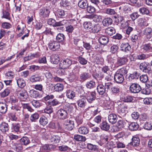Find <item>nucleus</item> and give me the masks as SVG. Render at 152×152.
I'll return each mask as SVG.
<instances>
[{"instance_id":"obj_1","label":"nucleus","mask_w":152,"mask_h":152,"mask_svg":"<svg viewBox=\"0 0 152 152\" xmlns=\"http://www.w3.org/2000/svg\"><path fill=\"white\" fill-rule=\"evenodd\" d=\"M74 108L72 106L68 104L65 105L63 108L58 110L57 113L58 117L61 120L66 119L68 118V113L72 112Z\"/></svg>"},{"instance_id":"obj_2","label":"nucleus","mask_w":152,"mask_h":152,"mask_svg":"<svg viewBox=\"0 0 152 152\" xmlns=\"http://www.w3.org/2000/svg\"><path fill=\"white\" fill-rule=\"evenodd\" d=\"M118 112L121 116L124 117L128 113V107L126 104L123 102H120L118 104Z\"/></svg>"},{"instance_id":"obj_3","label":"nucleus","mask_w":152,"mask_h":152,"mask_svg":"<svg viewBox=\"0 0 152 152\" xmlns=\"http://www.w3.org/2000/svg\"><path fill=\"white\" fill-rule=\"evenodd\" d=\"M77 63V62L76 61H72L71 60L66 58L60 61L59 67L61 68L67 69L72 64H76Z\"/></svg>"},{"instance_id":"obj_4","label":"nucleus","mask_w":152,"mask_h":152,"mask_svg":"<svg viewBox=\"0 0 152 152\" xmlns=\"http://www.w3.org/2000/svg\"><path fill=\"white\" fill-rule=\"evenodd\" d=\"M85 98L88 102L92 103L96 98V93L95 91L89 92L86 94Z\"/></svg>"},{"instance_id":"obj_5","label":"nucleus","mask_w":152,"mask_h":152,"mask_svg":"<svg viewBox=\"0 0 152 152\" xmlns=\"http://www.w3.org/2000/svg\"><path fill=\"white\" fill-rule=\"evenodd\" d=\"M48 48L50 50L53 51H55L60 47L59 43L54 41H51L48 44Z\"/></svg>"},{"instance_id":"obj_6","label":"nucleus","mask_w":152,"mask_h":152,"mask_svg":"<svg viewBox=\"0 0 152 152\" xmlns=\"http://www.w3.org/2000/svg\"><path fill=\"white\" fill-rule=\"evenodd\" d=\"M149 66V64L148 63L142 62L140 64L139 68L140 70L144 72L150 73L151 71Z\"/></svg>"},{"instance_id":"obj_7","label":"nucleus","mask_w":152,"mask_h":152,"mask_svg":"<svg viewBox=\"0 0 152 152\" xmlns=\"http://www.w3.org/2000/svg\"><path fill=\"white\" fill-rule=\"evenodd\" d=\"M141 88L140 86L137 83L132 84L130 86V90L131 92L134 93L139 92Z\"/></svg>"},{"instance_id":"obj_8","label":"nucleus","mask_w":152,"mask_h":152,"mask_svg":"<svg viewBox=\"0 0 152 152\" xmlns=\"http://www.w3.org/2000/svg\"><path fill=\"white\" fill-rule=\"evenodd\" d=\"M128 61L126 57H122L118 58L116 62L114 64V67H118L125 64Z\"/></svg>"},{"instance_id":"obj_9","label":"nucleus","mask_w":152,"mask_h":152,"mask_svg":"<svg viewBox=\"0 0 152 152\" xmlns=\"http://www.w3.org/2000/svg\"><path fill=\"white\" fill-rule=\"evenodd\" d=\"M114 80L117 83H121L124 80V78L122 74L116 72L114 75Z\"/></svg>"},{"instance_id":"obj_10","label":"nucleus","mask_w":152,"mask_h":152,"mask_svg":"<svg viewBox=\"0 0 152 152\" xmlns=\"http://www.w3.org/2000/svg\"><path fill=\"white\" fill-rule=\"evenodd\" d=\"M50 11L48 9L43 8L40 10L39 15L42 18H45L49 16Z\"/></svg>"},{"instance_id":"obj_11","label":"nucleus","mask_w":152,"mask_h":152,"mask_svg":"<svg viewBox=\"0 0 152 152\" xmlns=\"http://www.w3.org/2000/svg\"><path fill=\"white\" fill-rule=\"evenodd\" d=\"M64 124L67 126L68 129L69 130H72L74 127V121L70 119L65 121Z\"/></svg>"},{"instance_id":"obj_12","label":"nucleus","mask_w":152,"mask_h":152,"mask_svg":"<svg viewBox=\"0 0 152 152\" xmlns=\"http://www.w3.org/2000/svg\"><path fill=\"white\" fill-rule=\"evenodd\" d=\"M117 115L114 113H111L108 116V120L109 122L112 124L115 123L117 120Z\"/></svg>"},{"instance_id":"obj_13","label":"nucleus","mask_w":152,"mask_h":152,"mask_svg":"<svg viewBox=\"0 0 152 152\" xmlns=\"http://www.w3.org/2000/svg\"><path fill=\"white\" fill-rule=\"evenodd\" d=\"M9 129L8 124L5 122H2L0 124V130L2 132H5L7 131Z\"/></svg>"},{"instance_id":"obj_14","label":"nucleus","mask_w":152,"mask_h":152,"mask_svg":"<svg viewBox=\"0 0 152 152\" xmlns=\"http://www.w3.org/2000/svg\"><path fill=\"white\" fill-rule=\"evenodd\" d=\"M121 50L124 52H128L131 49L130 45L127 43H123L121 45Z\"/></svg>"},{"instance_id":"obj_15","label":"nucleus","mask_w":152,"mask_h":152,"mask_svg":"<svg viewBox=\"0 0 152 152\" xmlns=\"http://www.w3.org/2000/svg\"><path fill=\"white\" fill-rule=\"evenodd\" d=\"M144 34L148 39L152 37V29L150 28H146L144 29Z\"/></svg>"},{"instance_id":"obj_16","label":"nucleus","mask_w":152,"mask_h":152,"mask_svg":"<svg viewBox=\"0 0 152 152\" xmlns=\"http://www.w3.org/2000/svg\"><path fill=\"white\" fill-rule=\"evenodd\" d=\"M138 25L141 27H144L148 26V24L144 18H140L138 19L137 21Z\"/></svg>"},{"instance_id":"obj_17","label":"nucleus","mask_w":152,"mask_h":152,"mask_svg":"<svg viewBox=\"0 0 152 152\" xmlns=\"http://www.w3.org/2000/svg\"><path fill=\"white\" fill-rule=\"evenodd\" d=\"M50 58L51 62L53 64H56L59 61V56L57 54H54L52 55Z\"/></svg>"},{"instance_id":"obj_18","label":"nucleus","mask_w":152,"mask_h":152,"mask_svg":"<svg viewBox=\"0 0 152 152\" xmlns=\"http://www.w3.org/2000/svg\"><path fill=\"white\" fill-rule=\"evenodd\" d=\"M88 5V3L87 0H80L78 3L79 7L83 9H86Z\"/></svg>"},{"instance_id":"obj_19","label":"nucleus","mask_w":152,"mask_h":152,"mask_svg":"<svg viewBox=\"0 0 152 152\" xmlns=\"http://www.w3.org/2000/svg\"><path fill=\"white\" fill-rule=\"evenodd\" d=\"M113 20L110 18H104L102 21L103 25L104 26H108L110 25L112 23Z\"/></svg>"},{"instance_id":"obj_20","label":"nucleus","mask_w":152,"mask_h":152,"mask_svg":"<svg viewBox=\"0 0 152 152\" xmlns=\"http://www.w3.org/2000/svg\"><path fill=\"white\" fill-rule=\"evenodd\" d=\"M109 39L107 37L104 36H102L100 37L99 39V43L102 45L107 44L108 42Z\"/></svg>"},{"instance_id":"obj_21","label":"nucleus","mask_w":152,"mask_h":152,"mask_svg":"<svg viewBox=\"0 0 152 152\" xmlns=\"http://www.w3.org/2000/svg\"><path fill=\"white\" fill-rule=\"evenodd\" d=\"M142 49L143 50L147 52H152V46L150 43H147L144 44L142 45Z\"/></svg>"},{"instance_id":"obj_22","label":"nucleus","mask_w":152,"mask_h":152,"mask_svg":"<svg viewBox=\"0 0 152 152\" xmlns=\"http://www.w3.org/2000/svg\"><path fill=\"white\" fill-rule=\"evenodd\" d=\"M105 33L106 34L109 36H111L115 32V31L114 28L113 27H109L105 30Z\"/></svg>"},{"instance_id":"obj_23","label":"nucleus","mask_w":152,"mask_h":152,"mask_svg":"<svg viewBox=\"0 0 152 152\" xmlns=\"http://www.w3.org/2000/svg\"><path fill=\"white\" fill-rule=\"evenodd\" d=\"M41 79V77L38 74H35L31 76L29 80L30 81L32 82H35L39 81Z\"/></svg>"},{"instance_id":"obj_24","label":"nucleus","mask_w":152,"mask_h":152,"mask_svg":"<svg viewBox=\"0 0 152 152\" xmlns=\"http://www.w3.org/2000/svg\"><path fill=\"white\" fill-rule=\"evenodd\" d=\"M50 139L51 142L54 143H57L59 142L60 141V137L59 136L53 135L51 136Z\"/></svg>"},{"instance_id":"obj_25","label":"nucleus","mask_w":152,"mask_h":152,"mask_svg":"<svg viewBox=\"0 0 152 152\" xmlns=\"http://www.w3.org/2000/svg\"><path fill=\"white\" fill-rule=\"evenodd\" d=\"M66 96L67 98L72 99L75 96V92L71 90H67L66 91Z\"/></svg>"},{"instance_id":"obj_26","label":"nucleus","mask_w":152,"mask_h":152,"mask_svg":"<svg viewBox=\"0 0 152 152\" xmlns=\"http://www.w3.org/2000/svg\"><path fill=\"white\" fill-rule=\"evenodd\" d=\"M17 85L18 86L21 88H23L26 85V83L24 80L23 79L19 78L18 79L16 78Z\"/></svg>"},{"instance_id":"obj_27","label":"nucleus","mask_w":152,"mask_h":152,"mask_svg":"<svg viewBox=\"0 0 152 152\" xmlns=\"http://www.w3.org/2000/svg\"><path fill=\"white\" fill-rule=\"evenodd\" d=\"M7 105L5 103H0V112L5 113L7 111Z\"/></svg>"},{"instance_id":"obj_28","label":"nucleus","mask_w":152,"mask_h":152,"mask_svg":"<svg viewBox=\"0 0 152 152\" xmlns=\"http://www.w3.org/2000/svg\"><path fill=\"white\" fill-rule=\"evenodd\" d=\"M109 125L106 121L103 122L100 125V128L103 130L108 131L110 129Z\"/></svg>"},{"instance_id":"obj_29","label":"nucleus","mask_w":152,"mask_h":152,"mask_svg":"<svg viewBox=\"0 0 152 152\" xmlns=\"http://www.w3.org/2000/svg\"><path fill=\"white\" fill-rule=\"evenodd\" d=\"M97 89L98 93L101 95H103L106 91V89L104 86L101 84L98 85Z\"/></svg>"},{"instance_id":"obj_30","label":"nucleus","mask_w":152,"mask_h":152,"mask_svg":"<svg viewBox=\"0 0 152 152\" xmlns=\"http://www.w3.org/2000/svg\"><path fill=\"white\" fill-rule=\"evenodd\" d=\"M132 144L135 146H138L140 142V140L139 137L137 136H133L132 139Z\"/></svg>"},{"instance_id":"obj_31","label":"nucleus","mask_w":152,"mask_h":152,"mask_svg":"<svg viewBox=\"0 0 152 152\" xmlns=\"http://www.w3.org/2000/svg\"><path fill=\"white\" fill-rule=\"evenodd\" d=\"M54 88L56 91L60 92L63 90L64 86L62 84L58 83L55 85Z\"/></svg>"},{"instance_id":"obj_32","label":"nucleus","mask_w":152,"mask_h":152,"mask_svg":"<svg viewBox=\"0 0 152 152\" xmlns=\"http://www.w3.org/2000/svg\"><path fill=\"white\" fill-rule=\"evenodd\" d=\"M103 12L110 15H113L116 13L114 10L109 8H107L104 10L103 11Z\"/></svg>"},{"instance_id":"obj_33","label":"nucleus","mask_w":152,"mask_h":152,"mask_svg":"<svg viewBox=\"0 0 152 152\" xmlns=\"http://www.w3.org/2000/svg\"><path fill=\"white\" fill-rule=\"evenodd\" d=\"M77 103L78 106L82 108L84 107L86 104V99L83 98L79 99Z\"/></svg>"},{"instance_id":"obj_34","label":"nucleus","mask_w":152,"mask_h":152,"mask_svg":"<svg viewBox=\"0 0 152 152\" xmlns=\"http://www.w3.org/2000/svg\"><path fill=\"white\" fill-rule=\"evenodd\" d=\"M78 131L80 134H86L88 132L87 128L84 126L80 127L78 129Z\"/></svg>"},{"instance_id":"obj_35","label":"nucleus","mask_w":152,"mask_h":152,"mask_svg":"<svg viewBox=\"0 0 152 152\" xmlns=\"http://www.w3.org/2000/svg\"><path fill=\"white\" fill-rule=\"evenodd\" d=\"M139 125L136 123H132L129 124V129L131 131H135L137 129Z\"/></svg>"},{"instance_id":"obj_36","label":"nucleus","mask_w":152,"mask_h":152,"mask_svg":"<svg viewBox=\"0 0 152 152\" xmlns=\"http://www.w3.org/2000/svg\"><path fill=\"white\" fill-rule=\"evenodd\" d=\"M39 122L42 125L45 126L48 123V120L46 117L42 116L40 118Z\"/></svg>"},{"instance_id":"obj_37","label":"nucleus","mask_w":152,"mask_h":152,"mask_svg":"<svg viewBox=\"0 0 152 152\" xmlns=\"http://www.w3.org/2000/svg\"><path fill=\"white\" fill-rule=\"evenodd\" d=\"M65 12L63 10H58L55 14V15L58 18H61L64 17L65 15Z\"/></svg>"},{"instance_id":"obj_38","label":"nucleus","mask_w":152,"mask_h":152,"mask_svg":"<svg viewBox=\"0 0 152 152\" xmlns=\"http://www.w3.org/2000/svg\"><path fill=\"white\" fill-rule=\"evenodd\" d=\"M20 142L21 144L24 145H26L30 142L28 138L26 137H23L21 138L20 139Z\"/></svg>"},{"instance_id":"obj_39","label":"nucleus","mask_w":152,"mask_h":152,"mask_svg":"<svg viewBox=\"0 0 152 152\" xmlns=\"http://www.w3.org/2000/svg\"><path fill=\"white\" fill-rule=\"evenodd\" d=\"M129 68L128 66H126L120 69L117 72L122 74L123 75H125L127 73Z\"/></svg>"},{"instance_id":"obj_40","label":"nucleus","mask_w":152,"mask_h":152,"mask_svg":"<svg viewBox=\"0 0 152 152\" xmlns=\"http://www.w3.org/2000/svg\"><path fill=\"white\" fill-rule=\"evenodd\" d=\"M74 139L77 141H81L84 142L86 140V137L82 135L78 134L75 135L74 137Z\"/></svg>"},{"instance_id":"obj_41","label":"nucleus","mask_w":152,"mask_h":152,"mask_svg":"<svg viewBox=\"0 0 152 152\" xmlns=\"http://www.w3.org/2000/svg\"><path fill=\"white\" fill-rule=\"evenodd\" d=\"M100 138L102 141L105 143V145H107V142H108L110 141L109 137L105 134H102Z\"/></svg>"},{"instance_id":"obj_42","label":"nucleus","mask_w":152,"mask_h":152,"mask_svg":"<svg viewBox=\"0 0 152 152\" xmlns=\"http://www.w3.org/2000/svg\"><path fill=\"white\" fill-rule=\"evenodd\" d=\"M53 112V108L51 106H47L42 110V113L48 114H50Z\"/></svg>"},{"instance_id":"obj_43","label":"nucleus","mask_w":152,"mask_h":152,"mask_svg":"<svg viewBox=\"0 0 152 152\" xmlns=\"http://www.w3.org/2000/svg\"><path fill=\"white\" fill-rule=\"evenodd\" d=\"M29 93L31 97L34 98H37L39 96L38 92L33 89L30 90Z\"/></svg>"},{"instance_id":"obj_44","label":"nucleus","mask_w":152,"mask_h":152,"mask_svg":"<svg viewBox=\"0 0 152 152\" xmlns=\"http://www.w3.org/2000/svg\"><path fill=\"white\" fill-rule=\"evenodd\" d=\"M39 117V114L36 113L31 115L30 118V120L31 122H35L38 119Z\"/></svg>"},{"instance_id":"obj_45","label":"nucleus","mask_w":152,"mask_h":152,"mask_svg":"<svg viewBox=\"0 0 152 152\" xmlns=\"http://www.w3.org/2000/svg\"><path fill=\"white\" fill-rule=\"evenodd\" d=\"M31 103L33 106L36 108L42 106V104L39 100H33L31 102Z\"/></svg>"},{"instance_id":"obj_46","label":"nucleus","mask_w":152,"mask_h":152,"mask_svg":"<svg viewBox=\"0 0 152 152\" xmlns=\"http://www.w3.org/2000/svg\"><path fill=\"white\" fill-rule=\"evenodd\" d=\"M139 77V75L137 72H134L133 73L130 74L128 79L129 80H131L132 79H137Z\"/></svg>"},{"instance_id":"obj_47","label":"nucleus","mask_w":152,"mask_h":152,"mask_svg":"<svg viewBox=\"0 0 152 152\" xmlns=\"http://www.w3.org/2000/svg\"><path fill=\"white\" fill-rule=\"evenodd\" d=\"M107 61L108 63L112 66V67L113 66H114V64L116 62V60L111 56H107Z\"/></svg>"},{"instance_id":"obj_48","label":"nucleus","mask_w":152,"mask_h":152,"mask_svg":"<svg viewBox=\"0 0 152 152\" xmlns=\"http://www.w3.org/2000/svg\"><path fill=\"white\" fill-rule=\"evenodd\" d=\"M148 118V116L146 113H143L139 115V119L141 122L146 121Z\"/></svg>"},{"instance_id":"obj_49","label":"nucleus","mask_w":152,"mask_h":152,"mask_svg":"<svg viewBox=\"0 0 152 152\" xmlns=\"http://www.w3.org/2000/svg\"><path fill=\"white\" fill-rule=\"evenodd\" d=\"M90 77L89 74L88 73L84 72L80 75V78L83 81H84L88 79Z\"/></svg>"},{"instance_id":"obj_50","label":"nucleus","mask_w":152,"mask_h":152,"mask_svg":"<svg viewBox=\"0 0 152 152\" xmlns=\"http://www.w3.org/2000/svg\"><path fill=\"white\" fill-rule=\"evenodd\" d=\"M87 88L89 89H92L95 86V83L93 81L91 80L88 82L86 84Z\"/></svg>"},{"instance_id":"obj_51","label":"nucleus","mask_w":152,"mask_h":152,"mask_svg":"<svg viewBox=\"0 0 152 152\" xmlns=\"http://www.w3.org/2000/svg\"><path fill=\"white\" fill-rule=\"evenodd\" d=\"M127 123V122L123 120H119L117 123V126L119 128L121 129L125 127Z\"/></svg>"},{"instance_id":"obj_52","label":"nucleus","mask_w":152,"mask_h":152,"mask_svg":"<svg viewBox=\"0 0 152 152\" xmlns=\"http://www.w3.org/2000/svg\"><path fill=\"white\" fill-rule=\"evenodd\" d=\"M91 25V22L86 21L84 23L83 26L86 29L91 31V27H92Z\"/></svg>"},{"instance_id":"obj_53","label":"nucleus","mask_w":152,"mask_h":152,"mask_svg":"<svg viewBox=\"0 0 152 152\" xmlns=\"http://www.w3.org/2000/svg\"><path fill=\"white\" fill-rule=\"evenodd\" d=\"M78 61L80 64L83 65H86L87 62V60L81 56L78 57Z\"/></svg>"},{"instance_id":"obj_54","label":"nucleus","mask_w":152,"mask_h":152,"mask_svg":"<svg viewBox=\"0 0 152 152\" xmlns=\"http://www.w3.org/2000/svg\"><path fill=\"white\" fill-rule=\"evenodd\" d=\"M15 75L14 72L11 71H8L5 74L6 77L8 79H12L14 77Z\"/></svg>"},{"instance_id":"obj_55","label":"nucleus","mask_w":152,"mask_h":152,"mask_svg":"<svg viewBox=\"0 0 152 152\" xmlns=\"http://www.w3.org/2000/svg\"><path fill=\"white\" fill-rule=\"evenodd\" d=\"M112 105V103L110 101H106L103 104L104 108L106 109H110L111 108Z\"/></svg>"},{"instance_id":"obj_56","label":"nucleus","mask_w":152,"mask_h":152,"mask_svg":"<svg viewBox=\"0 0 152 152\" xmlns=\"http://www.w3.org/2000/svg\"><path fill=\"white\" fill-rule=\"evenodd\" d=\"M86 9L87 12L89 13H93L96 10L95 7L92 5H88Z\"/></svg>"},{"instance_id":"obj_57","label":"nucleus","mask_w":152,"mask_h":152,"mask_svg":"<svg viewBox=\"0 0 152 152\" xmlns=\"http://www.w3.org/2000/svg\"><path fill=\"white\" fill-rule=\"evenodd\" d=\"M144 129L147 130H151L152 129V122H150L145 123L143 126Z\"/></svg>"},{"instance_id":"obj_58","label":"nucleus","mask_w":152,"mask_h":152,"mask_svg":"<svg viewBox=\"0 0 152 152\" xmlns=\"http://www.w3.org/2000/svg\"><path fill=\"white\" fill-rule=\"evenodd\" d=\"M58 149L61 151H70L71 150L70 148L68 147L67 146L65 145H62L58 146Z\"/></svg>"},{"instance_id":"obj_59","label":"nucleus","mask_w":152,"mask_h":152,"mask_svg":"<svg viewBox=\"0 0 152 152\" xmlns=\"http://www.w3.org/2000/svg\"><path fill=\"white\" fill-rule=\"evenodd\" d=\"M37 55L36 54H31L27 56L24 58V60L25 61L30 60L35 57H37Z\"/></svg>"},{"instance_id":"obj_60","label":"nucleus","mask_w":152,"mask_h":152,"mask_svg":"<svg viewBox=\"0 0 152 152\" xmlns=\"http://www.w3.org/2000/svg\"><path fill=\"white\" fill-rule=\"evenodd\" d=\"M140 12L143 15H148L149 12V11L147 8L145 7H141L139 10Z\"/></svg>"},{"instance_id":"obj_61","label":"nucleus","mask_w":152,"mask_h":152,"mask_svg":"<svg viewBox=\"0 0 152 152\" xmlns=\"http://www.w3.org/2000/svg\"><path fill=\"white\" fill-rule=\"evenodd\" d=\"M58 73L60 75H67L68 74L67 69L66 68H61L58 70Z\"/></svg>"},{"instance_id":"obj_62","label":"nucleus","mask_w":152,"mask_h":152,"mask_svg":"<svg viewBox=\"0 0 152 152\" xmlns=\"http://www.w3.org/2000/svg\"><path fill=\"white\" fill-rule=\"evenodd\" d=\"M102 16L100 15L95 14L94 21L95 22H99L102 21Z\"/></svg>"},{"instance_id":"obj_63","label":"nucleus","mask_w":152,"mask_h":152,"mask_svg":"<svg viewBox=\"0 0 152 152\" xmlns=\"http://www.w3.org/2000/svg\"><path fill=\"white\" fill-rule=\"evenodd\" d=\"M118 49V47L117 45H113L110 48V52L113 53H115L117 52Z\"/></svg>"},{"instance_id":"obj_64","label":"nucleus","mask_w":152,"mask_h":152,"mask_svg":"<svg viewBox=\"0 0 152 152\" xmlns=\"http://www.w3.org/2000/svg\"><path fill=\"white\" fill-rule=\"evenodd\" d=\"M50 147L48 145H45L41 147L40 148V151L41 152H45L49 150Z\"/></svg>"}]
</instances>
